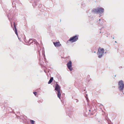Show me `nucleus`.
<instances>
[{"label": "nucleus", "instance_id": "nucleus-1", "mask_svg": "<svg viewBox=\"0 0 124 124\" xmlns=\"http://www.w3.org/2000/svg\"><path fill=\"white\" fill-rule=\"evenodd\" d=\"M104 10V9L103 8H98L97 9H93V11L96 13H102L103 12Z\"/></svg>", "mask_w": 124, "mask_h": 124}, {"label": "nucleus", "instance_id": "nucleus-2", "mask_svg": "<svg viewBox=\"0 0 124 124\" xmlns=\"http://www.w3.org/2000/svg\"><path fill=\"white\" fill-rule=\"evenodd\" d=\"M104 49L103 48H99L98 52V57L101 58L103 55L104 53Z\"/></svg>", "mask_w": 124, "mask_h": 124}, {"label": "nucleus", "instance_id": "nucleus-3", "mask_svg": "<svg viewBox=\"0 0 124 124\" xmlns=\"http://www.w3.org/2000/svg\"><path fill=\"white\" fill-rule=\"evenodd\" d=\"M119 88L120 91H122L124 88V84L122 80L119 81L118 83Z\"/></svg>", "mask_w": 124, "mask_h": 124}, {"label": "nucleus", "instance_id": "nucleus-4", "mask_svg": "<svg viewBox=\"0 0 124 124\" xmlns=\"http://www.w3.org/2000/svg\"><path fill=\"white\" fill-rule=\"evenodd\" d=\"M78 39V36H75L70 38L69 40L70 41L72 42H73L76 41Z\"/></svg>", "mask_w": 124, "mask_h": 124}, {"label": "nucleus", "instance_id": "nucleus-5", "mask_svg": "<svg viewBox=\"0 0 124 124\" xmlns=\"http://www.w3.org/2000/svg\"><path fill=\"white\" fill-rule=\"evenodd\" d=\"M67 67L70 71L72 70L73 69L72 67V63L71 61H69L67 64Z\"/></svg>", "mask_w": 124, "mask_h": 124}, {"label": "nucleus", "instance_id": "nucleus-6", "mask_svg": "<svg viewBox=\"0 0 124 124\" xmlns=\"http://www.w3.org/2000/svg\"><path fill=\"white\" fill-rule=\"evenodd\" d=\"M54 45L55 47H59L61 46V44L59 42H54Z\"/></svg>", "mask_w": 124, "mask_h": 124}, {"label": "nucleus", "instance_id": "nucleus-7", "mask_svg": "<svg viewBox=\"0 0 124 124\" xmlns=\"http://www.w3.org/2000/svg\"><path fill=\"white\" fill-rule=\"evenodd\" d=\"M60 86H59L58 84H56L55 86V90L57 91H58L61 90H60Z\"/></svg>", "mask_w": 124, "mask_h": 124}, {"label": "nucleus", "instance_id": "nucleus-8", "mask_svg": "<svg viewBox=\"0 0 124 124\" xmlns=\"http://www.w3.org/2000/svg\"><path fill=\"white\" fill-rule=\"evenodd\" d=\"M57 92V95L58 97L60 99V97L61 94V90L58 91Z\"/></svg>", "mask_w": 124, "mask_h": 124}, {"label": "nucleus", "instance_id": "nucleus-9", "mask_svg": "<svg viewBox=\"0 0 124 124\" xmlns=\"http://www.w3.org/2000/svg\"><path fill=\"white\" fill-rule=\"evenodd\" d=\"M53 77H51L50 78V80L48 81V84H50L51 83H52V82L53 80Z\"/></svg>", "mask_w": 124, "mask_h": 124}, {"label": "nucleus", "instance_id": "nucleus-10", "mask_svg": "<svg viewBox=\"0 0 124 124\" xmlns=\"http://www.w3.org/2000/svg\"><path fill=\"white\" fill-rule=\"evenodd\" d=\"M15 33L17 35V30H16V27L15 26Z\"/></svg>", "mask_w": 124, "mask_h": 124}, {"label": "nucleus", "instance_id": "nucleus-11", "mask_svg": "<svg viewBox=\"0 0 124 124\" xmlns=\"http://www.w3.org/2000/svg\"><path fill=\"white\" fill-rule=\"evenodd\" d=\"M30 121L31 124H34V121L33 120H30Z\"/></svg>", "mask_w": 124, "mask_h": 124}, {"label": "nucleus", "instance_id": "nucleus-12", "mask_svg": "<svg viewBox=\"0 0 124 124\" xmlns=\"http://www.w3.org/2000/svg\"><path fill=\"white\" fill-rule=\"evenodd\" d=\"M33 93L35 95V96H36V95H37V93L36 92H33Z\"/></svg>", "mask_w": 124, "mask_h": 124}, {"label": "nucleus", "instance_id": "nucleus-13", "mask_svg": "<svg viewBox=\"0 0 124 124\" xmlns=\"http://www.w3.org/2000/svg\"><path fill=\"white\" fill-rule=\"evenodd\" d=\"M100 20H101V19H100L99 20V21H100Z\"/></svg>", "mask_w": 124, "mask_h": 124}]
</instances>
